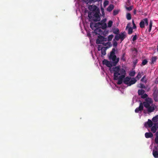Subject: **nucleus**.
<instances>
[{"mask_svg":"<svg viewBox=\"0 0 158 158\" xmlns=\"http://www.w3.org/2000/svg\"><path fill=\"white\" fill-rule=\"evenodd\" d=\"M112 69L114 72V80L123 81L126 76V72L125 70L123 68L120 69L119 66L113 67Z\"/></svg>","mask_w":158,"mask_h":158,"instance_id":"obj_2","label":"nucleus"},{"mask_svg":"<svg viewBox=\"0 0 158 158\" xmlns=\"http://www.w3.org/2000/svg\"><path fill=\"white\" fill-rule=\"evenodd\" d=\"M140 86L139 87V88H141V89H145L146 88V87H145V85L142 84V83H140Z\"/></svg>","mask_w":158,"mask_h":158,"instance_id":"obj_40","label":"nucleus"},{"mask_svg":"<svg viewBox=\"0 0 158 158\" xmlns=\"http://www.w3.org/2000/svg\"><path fill=\"white\" fill-rule=\"evenodd\" d=\"M107 27V26L106 23H101V28H102V29H106Z\"/></svg>","mask_w":158,"mask_h":158,"instance_id":"obj_21","label":"nucleus"},{"mask_svg":"<svg viewBox=\"0 0 158 158\" xmlns=\"http://www.w3.org/2000/svg\"><path fill=\"white\" fill-rule=\"evenodd\" d=\"M103 42L106 41L107 40H108V39L107 38L104 37L103 36Z\"/></svg>","mask_w":158,"mask_h":158,"instance_id":"obj_52","label":"nucleus"},{"mask_svg":"<svg viewBox=\"0 0 158 158\" xmlns=\"http://www.w3.org/2000/svg\"><path fill=\"white\" fill-rule=\"evenodd\" d=\"M114 39H115V40H116V41L119 40L120 39L119 34H118V35H115V38Z\"/></svg>","mask_w":158,"mask_h":158,"instance_id":"obj_36","label":"nucleus"},{"mask_svg":"<svg viewBox=\"0 0 158 158\" xmlns=\"http://www.w3.org/2000/svg\"><path fill=\"white\" fill-rule=\"evenodd\" d=\"M113 44L114 47L115 48H116L117 46L118 43L116 40H115V39L113 40Z\"/></svg>","mask_w":158,"mask_h":158,"instance_id":"obj_30","label":"nucleus"},{"mask_svg":"<svg viewBox=\"0 0 158 158\" xmlns=\"http://www.w3.org/2000/svg\"><path fill=\"white\" fill-rule=\"evenodd\" d=\"M148 97V95L146 94H144L143 95L141 96V98L143 99H146Z\"/></svg>","mask_w":158,"mask_h":158,"instance_id":"obj_37","label":"nucleus"},{"mask_svg":"<svg viewBox=\"0 0 158 158\" xmlns=\"http://www.w3.org/2000/svg\"><path fill=\"white\" fill-rule=\"evenodd\" d=\"M106 19H103L102 20L100 23H106Z\"/></svg>","mask_w":158,"mask_h":158,"instance_id":"obj_51","label":"nucleus"},{"mask_svg":"<svg viewBox=\"0 0 158 158\" xmlns=\"http://www.w3.org/2000/svg\"><path fill=\"white\" fill-rule=\"evenodd\" d=\"M118 11L116 10H114L113 12V15H114L115 16L117 15L118 13Z\"/></svg>","mask_w":158,"mask_h":158,"instance_id":"obj_42","label":"nucleus"},{"mask_svg":"<svg viewBox=\"0 0 158 158\" xmlns=\"http://www.w3.org/2000/svg\"><path fill=\"white\" fill-rule=\"evenodd\" d=\"M154 100L155 102H157L158 101V99L157 98H155V97H153Z\"/></svg>","mask_w":158,"mask_h":158,"instance_id":"obj_55","label":"nucleus"},{"mask_svg":"<svg viewBox=\"0 0 158 158\" xmlns=\"http://www.w3.org/2000/svg\"><path fill=\"white\" fill-rule=\"evenodd\" d=\"M131 79V77H127L125 78L123 81V82L125 84L127 85H128Z\"/></svg>","mask_w":158,"mask_h":158,"instance_id":"obj_14","label":"nucleus"},{"mask_svg":"<svg viewBox=\"0 0 158 158\" xmlns=\"http://www.w3.org/2000/svg\"><path fill=\"white\" fill-rule=\"evenodd\" d=\"M155 105L152 104L148 106V108H146L147 109L148 113H149L153 112L155 109Z\"/></svg>","mask_w":158,"mask_h":158,"instance_id":"obj_6","label":"nucleus"},{"mask_svg":"<svg viewBox=\"0 0 158 158\" xmlns=\"http://www.w3.org/2000/svg\"><path fill=\"white\" fill-rule=\"evenodd\" d=\"M89 3H91L94 2V0H87Z\"/></svg>","mask_w":158,"mask_h":158,"instance_id":"obj_53","label":"nucleus"},{"mask_svg":"<svg viewBox=\"0 0 158 158\" xmlns=\"http://www.w3.org/2000/svg\"><path fill=\"white\" fill-rule=\"evenodd\" d=\"M156 150L154 149L153 150L152 154L154 157L155 158H158V152L157 150V148L156 147H155Z\"/></svg>","mask_w":158,"mask_h":158,"instance_id":"obj_12","label":"nucleus"},{"mask_svg":"<svg viewBox=\"0 0 158 158\" xmlns=\"http://www.w3.org/2000/svg\"><path fill=\"white\" fill-rule=\"evenodd\" d=\"M153 101L151 98H148L145 99L144 101L143 102V105L145 108H148V106H150L153 104Z\"/></svg>","mask_w":158,"mask_h":158,"instance_id":"obj_3","label":"nucleus"},{"mask_svg":"<svg viewBox=\"0 0 158 158\" xmlns=\"http://www.w3.org/2000/svg\"><path fill=\"white\" fill-rule=\"evenodd\" d=\"M152 121L154 122H156L158 121V115H156L153 117L152 119Z\"/></svg>","mask_w":158,"mask_h":158,"instance_id":"obj_27","label":"nucleus"},{"mask_svg":"<svg viewBox=\"0 0 158 158\" xmlns=\"http://www.w3.org/2000/svg\"><path fill=\"white\" fill-rule=\"evenodd\" d=\"M137 35H135L133 36V39H132L133 41H135V40H137Z\"/></svg>","mask_w":158,"mask_h":158,"instance_id":"obj_49","label":"nucleus"},{"mask_svg":"<svg viewBox=\"0 0 158 158\" xmlns=\"http://www.w3.org/2000/svg\"><path fill=\"white\" fill-rule=\"evenodd\" d=\"M137 80L135 78H132L131 80L129 81L128 86H131V85L134 84L136 83Z\"/></svg>","mask_w":158,"mask_h":158,"instance_id":"obj_16","label":"nucleus"},{"mask_svg":"<svg viewBox=\"0 0 158 158\" xmlns=\"http://www.w3.org/2000/svg\"><path fill=\"white\" fill-rule=\"evenodd\" d=\"M126 55V53L125 52L123 53V55L122 56L121 59V60L124 61H125L126 59V58L125 57V56Z\"/></svg>","mask_w":158,"mask_h":158,"instance_id":"obj_33","label":"nucleus"},{"mask_svg":"<svg viewBox=\"0 0 158 158\" xmlns=\"http://www.w3.org/2000/svg\"><path fill=\"white\" fill-rule=\"evenodd\" d=\"M123 81L121 80H118V81L117 83L118 85H120L121 84L123 83Z\"/></svg>","mask_w":158,"mask_h":158,"instance_id":"obj_48","label":"nucleus"},{"mask_svg":"<svg viewBox=\"0 0 158 158\" xmlns=\"http://www.w3.org/2000/svg\"><path fill=\"white\" fill-rule=\"evenodd\" d=\"M113 22L112 21L110 20L109 21L108 23V27H110L112 25Z\"/></svg>","mask_w":158,"mask_h":158,"instance_id":"obj_41","label":"nucleus"},{"mask_svg":"<svg viewBox=\"0 0 158 158\" xmlns=\"http://www.w3.org/2000/svg\"><path fill=\"white\" fill-rule=\"evenodd\" d=\"M94 26L96 28H100L101 26V23L98 22L94 24Z\"/></svg>","mask_w":158,"mask_h":158,"instance_id":"obj_28","label":"nucleus"},{"mask_svg":"<svg viewBox=\"0 0 158 158\" xmlns=\"http://www.w3.org/2000/svg\"><path fill=\"white\" fill-rule=\"evenodd\" d=\"M152 1H154V0H152Z\"/></svg>","mask_w":158,"mask_h":158,"instance_id":"obj_59","label":"nucleus"},{"mask_svg":"<svg viewBox=\"0 0 158 158\" xmlns=\"http://www.w3.org/2000/svg\"><path fill=\"white\" fill-rule=\"evenodd\" d=\"M156 57L155 56L152 57V63H154V62L156 61Z\"/></svg>","mask_w":158,"mask_h":158,"instance_id":"obj_44","label":"nucleus"},{"mask_svg":"<svg viewBox=\"0 0 158 158\" xmlns=\"http://www.w3.org/2000/svg\"><path fill=\"white\" fill-rule=\"evenodd\" d=\"M138 94L139 95H143L145 93V91L142 89H139L138 90Z\"/></svg>","mask_w":158,"mask_h":158,"instance_id":"obj_23","label":"nucleus"},{"mask_svg":"<svg viewBox=\"0 0 158 158\" xmlns=\"http://www.w3.org/2000/svg\"><path fill=\"white\" fill-rule=\"evenodd\" d=\"M143 75V72L141 73L139 72L138 73L137 76L135 78L137 79L138 80H139L141 77L142 75Z\"/></svg>","mask_w":158,"mask_h":158,"instance_id":"obj_20","label":"nucleus"},{"mask_svg":"<svg viewBox=\"0 0 158 158\" xmlns=\"http://www.w3.org/2000/svg\"><path fill=\"white\" fill-rule=\"evenodd\" d=\"M151 131L153 133H155L157 129H158V123H156L154 124L153 126L151 127Z\"/></svg>","mask_w":158,"mask_h":158,"instance_id":"obj_10","label":"nucleus"},{"mask_svg":"<svg viewBox=\"0 0 158 158\" xmlns=\"http://www.w3.org/2000/svg\"><path fill=\"white\" fill-rule=\"evenodd\" d=\"M149 127H151L153 125L152 121L150 119H148V121L147 122Z\"/></svg>","mask_w":158,"mask_h":158,"instance_id":"obj_22","label":"nucleus"},{"mask_svg":"<svg viewBox=\"0 0 158 158\" xmlns=\"http://www.w3.org/2000/svg\"><path fill=\"white\" fill-rule=\"evenodd\" d=\"M135 73V71H132L129 73V75L131 77H134Z\"/></svg>","mask_w":158,"mask_h":158,"instance_id":"obj_32","label":"nucleus"},{"mask_svg":"<svg viewBox=\"0 0 158 158\" xmlns=\"http://www.w3.org/2000/svg\"><path fill=\"white\" fill-rule=\"evenodd\" d=\"M115 48H113L111 51L110 52V54L109 56V59L112 60L113 62L112 63L106 59H104L102 61L103 64L106 65L107 67L111 68L112 66H115L118 62L119 58H117L115 55Z\"/></svg>","mask_w":158,"mask_h":158,"instance_id":"obj_1","label":"nucleus"},{"mask_svg":"<svg viewBox=\"0 0 158 158\" xmlns=\"http://www.w3.org/2000/svg\"><path fill=\"white\" fill-rule=\"evenodd\" d=\"M127 18L128 20H130L131 19V15L130 13H128L127 14Z\"/></svg>","mask_w":158,"mask_h":158,"instance_id":"obj_39","label":"nucleus"},{"mask_svg":"<svg viewBox=\"0 0 158 158\" xmlns=\"http://www.w3.org/2000/svg\"><path fill=\"white\" fill-rule=\"evenodd\" d=\"M145 25L146 26L148 25V20L147 18H145L142 20L139 23V26L141 28H143L145 27Z\"/></svg>","mask_w":158,"mask_h":158,"instance_id":"obj_5","label":"nucleus"},{"mask_svg":"<svg viewBox=\"0 0 158 158\" xmlns=\"http://www.w3.org/2000/svg\"><path fill=\"white\" fill-rule=\"evenodd\" d=\"M113 33L116 34L118 35L119 32V30L118 28H114L113 29Z\"/></svg>","mask_w":158,"mask_h":158,"instance_id":"obj_24","label":"nucleus"},{"mask_svg":"<svg viewBox=\"0 0 158 158\" xmlns=\"http://www.w3.org/2000/svg\"><path fill=\"white\" fill-rule=\"evenodd\" d=\"M133 13L134 14H135L136 13V10H134L133 11Z\"/></svg>","mask_w":158,"mask_h":158,"instance_id":"obj_56","label":"nucleus"},{"mask_svg":"<svg viewBox=\"0 0 158 158\" xmlns=\"http://www.w3.org/2000/svg\"><path fill=\"white\" fill-rule=\"evenodd\" d=\"M94 24L93 23H91L90 24V27L93 30V28L94 27H95L94 26Z\"/></svg>","mask_w":158,"mask_h":158,"instance_id":"obj_45","label":"nucleus"},{"mask_svg":"<svg viewBox=\"0 0 158 158\" xmlns=\"http://www.w3.org/2000/svg\"><path fill=\"white\" fill-rule=\"evenodd\" d=\"M153 97L157 98L158 96V92L155 91L153 94Z\"/></svg>","mask_w":158,"mask_h":158,"instance_id":"obj_38","label":"nucleus"},{"mask_svg":"<svg viewBox=\"0 0 158 158\" xmlns=\"http://www.w3.org/2000/svg\"><path fill=\"white\" fill-rule=\"evenodd\" d=\"M156 137L155 139V143L158 145V131L156 133Z\"/></svg>","mask_w":158,"mask_h":158,"instance_id":"obj_26","label":"nucleus"},{"mask_svg":"<svg viewBox=\"0 0 158 158\" xmlns=\"http://www.w3.org/2000/svg\"><path fill=\"white\" fill-rule=\"evenodd\" d=\"M114 8V6L113 4H110L107 8V10L109 12L111 11Z\"/></svg>","mask_w":158,"mask_h":158,"instance_id":"obj_19","label":"nucleus"},{"mask_svg":"<svg viewBox=\"0 0 158 158\" xmlns=\"http://www.w3.org/2000/svg\"><path fill=\"white\" fill-rule=\"evenodd\" d=\"M98 48H100V47L101 46L100 45H98ZM98 50H99V49H98Z\"/></svg>","mask_w":158,"mask_h":158,"instance_id":"obj_58","label":"nucleus"},{"mask_svg":"<svg viewBox=\"0 0 158 158\" xmlns=\"http://www.w3.org/2000/svg\"><path fill=\"white\" fill-rule=\"evenodd\" d=\"M93 15V12L88 13V17L92 20H93V19H94Z\"/></svg>","mask_w":158,"mask_h":158,"instance_id":"obj_25","label":"nucleus"},{"mask_svg":"<svg viewBox=\"0 0 158 158\" xmlns=\"http://www.w3.org/2000/svg\"><path fill=\"white\" fill-rule=\"evenodd\" d=\"M145 78V76H144L141 79V81L143 82L144 81V79Z\"/></svg>","mask_w":158,"mask_h":158,"instance_id":"obj_54","label":"nucleus"},{"mask_svg":"<svg viewBox=\"0 0 158 158\" xmlns=\"http://www.w3.org/2000/svg\"><path fill=\"white\" fill-rule=\"evenodd\" d=\"M148 62L147 60L146 59H144L142 61V64H141V65H146Z\"/></svg>","mask_w":158,"mask_h":158,"instance_id":"obj_34","label":"nucleus"},{"mask_svg":"<svg viewBox=\"0 0 158 158\" xmlns=\"http://www.w3.org/2000/svg\"><path fill=\"white\" fill-rule=\"evenodd\" d=\"M152 25V20H150V23H149V28L148 30V31L149 32H150V31L151 30Z\"/></svg>","mask_w":158,"mask_h":158,"instance_id":"obj_29","label":"nucleus"},{"mask_svg":"<svg viewBox=\"0 0 158 158\" xmlns=\"http://www.w3.org/2000/svg\"><path fill=\"white\" fill-rule=\"evenodd\" d=\"M145 136L147 138H152L153 136V134L151 132H146L145 134Z\"/></svg>","mask_w":158,"mask_h":158,"instance_id":"obj_17","label":"nucleus"},{"mask_svg":"<svg viewBox=\"0 0 158 158\" xmlns=\"http://www.w3.org/2000/svg\"><path fill=\"white\" fill-rule=\"evenodd\" d=\"M89 9L93 12L97 11L98 10H99V9L95 5H93L90 6L89 7Z\"/></svg>","mask_w":158,"mask_h":158,"instance_id":"obj_8","label":"nucleus"},{"mask_svg":"<svg viewBox=\"0 0 158 158\" xmlns=\"http://www.w3.org/2000/svg\"><path fill=\"white\" fill-rule=\"evenodd\" d=\"M94 32L96 34H102L103 32L102 31L101 29V28H96V29L94 30Z\"/></svg>","mask_w":158,"mask_h":158,"instance_id":"obj_15","label":"nucleus"},{"mask_svg":"<svg viewBox=\"0 0 158 158\" xmlns=\"http://www.w3.org/2000/svg\"><path fill=\"white\" fill-rule=\"evenodd\" d=\"M100 0H94V2H97V1H99Z\"/></svg>","mask_w":158,"mask_h":158,"instance_id":"obj_57","label":"nucleus"},{"mask_svg":"<svg viewBox=\"0 0 158 158\" xmlns=\"http://www.w3.org/2000/svg\"><path fill=\"white\" fill-rule=\"evenodd\" d=\"M102 44L104 46H107L106 47V48H108L112 46V44L110 42H108L106 43L104 42V44Z\"/></svg>","mask_w":158,"mask_h":158,"instance_id":"obj_18","label":"nucleus"},{"mask_svg":"<svg viewBox=\"0 0 158 158\" xmlns=\"http://www.w3.org/2000/svg\"><path fill=\"white\" fill-rule=\"evenodd\" d=\"M109 4V1L106 0L103 3V6L104 7H106V6H107Z\"/></svg>","mask_w":158,"mask_h":158,"instance_id":"obj_43","label":"nucleus"},{"mask_svg":"<svg viewBox=\"0 0 158 158\" xmlns=\"http://www.w3.org/2000/svg\"><path fill=\"white\" fill-rule=\"evenodd\" d=\"M101 50L102 55L104 56L106 55V49L102 48Z\"/></svg>","mask_w":158,"mask_h":158,"instance_id":"obj_31","label":"nucleus"},{"mask_svg":"<svg viewBox=\"0 0 158 158\" xmlns=\"http://www.w3.org/2000/svg\"><path fill=\"white\" fill-rule=\"evenodd\" d=\"M93 13L94 19H93V21L95 22L100 21L101 19L99 15L100 10H98L97 11L93 12Z\"/></svg>","mask_w":158,"mask_h":158,"instance_id":"obj_4","label":"nucleus"},{"mask_svg":"<svg viewBox=\"0 0 158 158\" xmlns=\"http://www.w3.org/2000/svg\"><path fill=\"white\" fill-rule=\"evenodd\" d=\"M119 35L121 41H123L126 37V32H121L120 34H119Z\"/></svg>","mask_w":158,"mask_h":158,"instance_id":"obj_11","label":"nucleus"},{"mask_svg":"<svg viewBox=\"0 0 158 158\" xmlns=\"http://www.w3.org/2000/svg\"><path fill=\"white\" fill-rule=\"evenodd\" d=\"M113 37V35H111L108 36V41H111Z\"/></svg>","mask_w":158,"mask_h":158,"instance_id":"obj_35","label":"nucleus"},{"mask_svg":"<svg viewBox=\"0 0 158 158\" xmlns=\"http://www.w3.org/2000/svg\"><path fill=\"white\" fill-rule=\"evenodd\" d=\"M103 40V36L101 35H99L98 36V38L96 40V43L97 44H104Z\"/></svg>","mask_w":158,"mask_h":158,"instance_id":"obj_7","label":"nucleus"},{"mask_svg":"<svg viewBox=\"0 0 158 158\" xmlns=\"http://www.w3.org/2000/svg\"><path fill=\"white\" fill-rule=\"evenodd\" d=\"M143 106L142 102H140L139 104V106L138 107L136 108L135 110V112L136 113H138L139 111H141L143 110Z\"/></svg>","mask_w":158,"mask_h":158,"instance_id":"obj_9","label":"nucleus"},{"mask_svg":"<svg viewBox=\"0 0 158 158\" xmlns=\"http://www.w3.org/2000/svg\"><path fill=\"white\" fill-rule=\"evenodd\" d=\"M132 24L133 25V27H132V28L133 29H135V28H136V26L135 24V23H134V21L133 20H132Z\"/></svg>","mask_w":158,"mask_h":158,"instance_id":"obj_47","label":"nucleus"},{"mask_svg":"<svg viewBox=\"0 0 158 158\" xmlns=\"http://www.w3.org/2000/svg\"><path fill=\"white\" fill-rule=\"evenodd\" d=\"M101 10L102 14L103 15H105V12H104V9L103 8H101Z\"/></svg>","mask_w":158,"mask_h":158,"instance_id":"obj_50","label":"nucleus"},{"mask_svg":"<svg viewBox=\"0 0 158 158\" xmlns=\"http://www.w3.org/2000/svg\"><path fill=\"white\" fill-rule=\"evenodd\" d=\"M132 8H133L132 6H131L128 7H126V9L129 11H130V10H132Z\"/></svg>","mask_w":158,"mask_h":158,"instance_id":"obj_46","label":"nucleus"},{"mask_svg":"<svg viewBox=\"0 0 158 158\" xmlns=\"http://www.w3.org/2000/svg\"><path fill=\"white\" fill-rule=\"evenodd\" d=\"M130 24L129 23H128L127 25V26L126 27V29H127L128 28V34L129 35H131V34H132L133 32V28L131 27H128L130 25Z\"/></svg>","mask_w":158,"mask_h":158,"instance_id":"obj_13","label":"nucleus"}]
</instances>
